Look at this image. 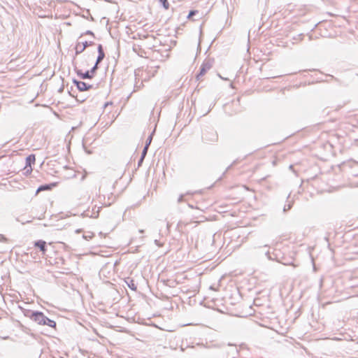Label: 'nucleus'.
<instances>
[{
	"mask_svg": "<svg viewBox=\"0 0 358 358\" xmlns=\"http://www.w3.org/2000/svg\"><path fill=\"white\" fill-rule=\"evenodd\" d=\"M238 160L236 159L234 160L228 167L227 168L226 171L224 172L223 175L225 174L227 171H228L229 169H231L234 166H235L238 163Z\"/></svg>",
	"mask_w": 358,
	"mask_h": 358,
	"instance_id": "24",
	"label": "nucleus"
},
{
	"mask_svg": "<svg viewBox=\"0 0 358 358\" xmlns=\"http://www.w3.org/2000/svg\"><path fill=\"white\" fill-rule=\"evenodd\" d=\"M24 172L23 173L25 176H29L32 173V168L30 166L27 167L26 166L24 167Z\"/></svg>",
	"mask_w": 358,
	"mask_h": 358,
	"instance_id": "22",
	"label": "nucleus"
},
{
	"mask_svg": "<svg viewBox=\"0 0 358 358\" xmlns=\"http://www.w3.org/2000/svg\"><path fill=\"white\" fill-rule=\"evenodd\" d=\"M308 39H309V41H311L313 39V36L312 35H309L308 36Z\"/></svg>",
	"mask_w": 358,
	"mask_h": 358,
	"instance_id": "42",
	"label": "nucleus"
},
{
	"mask_svg": "<svg viewBox=\"0 0 358 358\" xmlns=\"http://www.w3.org/2000/svg\"><path fill=\"white\" fill-rule=\"evenodd\" d=\"M212 134H213V138L210 141L212 142H215L217 140V135L216 134H213V133Z\"/></svg>",
	"mask_w": 358,
	"mask_h": 358,
	"instance_id": "30",
	"label": "nucleus"
},
{
	"mask_svg": "<svg viewBox=\"0 0 358 358\" xmlns=\"http://www.w3.org/2000/svg\"><path fill=\"white\" fill-rule=\"evenodd\" d=\"M218 76H219L222 80H227V78H223V76H221L220 74H218Z\"/></svg>",
	"mask_w": 358,
	"mask_h": 358,
	"instance_id": "40",
	"label": "nucleus"
},
{
	"mask_svg": "<svg viewBox=\"0 0 358 358\" xmlns=\"http://www.w3.org/2000/svg\"><path fill=\"white\" fill-rule=\"evenodd\" d=\"M64 90V84L59 87V89L58 90V92L59 93H62Z\"/></svg>",
	"mask_w": 358,
	"mask_h": 358,
	"instance_id": "32",
	"label": "nucleus"
},
{
	"mask_svg": "<svg viewBox=\"0 0 358 358\" xmlns=\"http://www.w3.org/2000/svg\"><path fill=\"white\" fill-rule=\"evenodd\" d=\"M189 206L190 208H194L192 205H189Z\"/></svg>",
	"mask_w": 358,
	"mask_h": 358,
	"instance_id": "49",
	"label": "nucleus"
},
{
	"mask_svg": "<svg viewBox=\"0 0 358 358\" xmlns=\"http://www.w3.org/2000/svg\"><path fill=\"white\" fill-rule=\"evenodd\" d=\"M159 3L165 10H168L170 7V4L168 0H159Z\"/></svg>",
	"mask_w": 358,
	"mask_h": 358,
	"instance_id": "17",
	"label": "nucleus"
},
{
	"mask_svg": "<svg viewBox=\"0 0 358 358\" xmlns=\"http://www.w3.org/2000/svg\"><path fill=\"white\" fill-rule=\"evenodd\" d=\"M72 82H73V85L76 87L77 89H78V87L81 85V80H78L76 78H73L72 80Z\"/></svg>",
	"mask_w": 358,
	"mask_h": 358,
	"instance_id": "26",
	"label": "nucleus"
},
{
	"mask_svg": "<svg viewBox=\"0 0 358 358\" xmlns=\"http://www.w3.org/2000/svg\"><path fill=\"white\" fill-rule=\"evenodd\" d=\"M76 101L78 102L83 103L85 101V99L82 98V97H80V99H79V98L76 97Z\"/></svg>",
	"mask_w": 358,
	"mask_h": 358,
	"instance_id": "33",
	"label": "nucleus"
},
{
	"mask_svg": "<svg viewBox=\"0 0 358 358\" xmlns=\"http://www.w3.org/2000/svg\"><path fill=\"white\" fill-rule=\"evenodd\" d=\"M94 236V234L92 233H90L89 235H83V237L84 239L89 241Z\"/></svg>",
	"mask_w": 358,
	"mask_h": 358,
	"instance_id": "28",
	"label": "nucleus"
},
{
	"mask_svg": "<svg viewBox=\"0 0 358 358\" xmlns=\"http://www.w3.org/2000/svg\"><path fill=\"white\" fill-rule=\"evenodd\" d=\"M232 358H236V357H232Z\"/></svg>",
	"mask_w": 358,
	"mask_h": 358,
	"instance_id": "50",
	"label": "nucleus"
},
{
	"mask_svg": "<svg viewBox=\"0 0 358 358\" xmlns=\"http://www.w3.org/2000/svg\"><path fill=\"white\" fill-rule=\"evenodd\" d=\"M20 328H21L22 331H24V333H26L27 334H29L31 336L33 335V334L29 332L31 331V329L29 328L24 326L22 324H20Z\"/></svg>",
	"mask_w": 358,
	"mask_h": 358,
	"instance_id": "21",
	"label": "nucleus"
},
{
	"mask_svg": "<svg viewBox=\"0 0 358 358\" xmlns=\"http://www.w3.org/2000/svg\"><path fill=\"white\" fill-rule=\"evenodd\" d=\"M97 52L98 56L96 57V64H100L106 56L103 47L101 44H99L97 45Z\"/></svg>",
	"mask_w": 358,
	"mask_h": 358,
	"instance_id": "7",
	"label": "nucleus"
},
{
	"mask_svg": "<svg viewBox=\"0 0 358 358\" xmlns=\"http://www.w3.org/2000/svg\"><path fill=\"white\" fill-rule=\"evenodd\" d=\"M95 43L94 41H83V42H77L75 46V55L77 56L85 51V50L90 47L94 45Z\"/></svg>",
	"mask_w": 358,
	"mask_h": 358,
	"instance_id": "4",
	"label": "nucleus"
},
{
	"mask_svg": "<svg viewBox=\"0 0 358 358\" xmlns=\"http://www.w3.org/2000/svg\"><path fill=\"white\" fill-rule=\"evenodd\" d=\"M19 308L21 310L24 317L29 318L31 321L34 322L37 324L48 326L55 329H56V322L48 317L43 312L39 310L26 309L20 306H19Z\"/></svg>",
	"mask_w": 358,
	"mask_h": 358,
	"instance_id": "1",
	"label": "nucleus"
},
{
	"mask_svg": "<svg viewBox=\"0 0 358 358\" xmlns=\"http://www.w3.org/2000/svg\"><path fill=\"white\" fill-rule=\"evenodd\" d=\"M143 232H144V230H143V229H140V230H139V233L143 234Z\"/></svg>",
	"mask_w": 358,
	"mask_h": 358,
	"instance_id": "43",
	"label": "nucleus"
},
{
	"mask_svg": "<svg viewBox=\"0 0 358 358\" xmlns=\"http://www.w3.org/2000/svg\"><path fill=\"white\" fill-rule=\"evenodd\" d=\"M84 35H90V36H92V37L95 38V34H94V33L92 31H91V30H87L85 32L82 33V34H80V36H79V38H82V37H83V36H84Z\"/></svg>",
	"mask_w": 358,
	"mask_h": 358,
	"instance_id": "23",
	"label": "nucleus"
},
{
	"mask_svg": "<svg viewBox=\"0 0 358 358\" xmlns=\"http://www.w3.org/2000/svg\"><path fill=\"white\" fill-rule=\"evenodd\" d=\"M147 37H149L148 34H146V35L144 36V38H147Z\"/></svg>",
	"mask_w": 358,
	"mask_h": 358,
	"instance_id": "46",
	"label": "nucleus"
},
{
	"mask_svg": "<svg viewBox=\"0 0 358 358\" xmlns=\"http://www.w3.org/2000/svg\"><path fill=\"white\" fill-rule=\"evenodd\" d=\"M6 240V238L2 235V234H0V241H4Z\"/></svg>",
	"mask_w": 358,
	"mask_h": 358,
	"instance_id": "35",
	"label": "nucleus"
},
{
	"mask_svg": "<svg viewBox=\"0 0 358 358\" xmlns=\"http://www.w3.org/2000/svg\"><path fill=\"white\" fill-rule=\"evenodd\" d=\"M356 285H358V283L352 285V286H356Z\"/></svg>",
	"mask_w": 358,
	"mask_h": 358,
	"instance_id": "48",
	"label": "nucleus"
},
{
	"mask_svg": "<svg viewBox=\"0 0 358 358\" xmlns=\"http://www.w3.org/2000/svg\"><path fill=\"white\" fill-rule=\"evenodd\" d=\"M294 200L291 199V193H289L287 196L286 203L283 207V213H287L289 211L293 206Z\"/></svg>",
	"mask_w": 358,
	"mask_h": 358,
	"instance_id": "9",
	"label": "nucleus"
},
{
	"mask_svg": "<svg viewBox=\"0 0 358 358\" xmlns=\"http://www.w3.org/2000/svg\"><path fill=\"white\" fill-rule=\"evenodd\" d=\"M203 192V190L202 189H200V190H197V191H195V192H190V191H188L185 194H180L178 199V201L179 203L180 202H182L184 201V196L185 195H192L194 194H202Z\"/></svg>",
	"mask_w": 358,
	"mask_h": 358,
	"instance_id": "14",
	"label": "nucleus"
},
{
	"mask_svg": "<svg viewBox=\"0 0 358 358\" xmlns=\"http://www.w3.org/2000/svg\"><path fill=\"white\" fill-rule=\"evenodd\" d=\"M265 255L268 259L275 260L283 265H292L296 266V265L294 264V257L292 255L285 254V252H282L280 250L275 249L272 254H271L269 251H267L265 253Z\"/></svg>",
	"mask_w": 358,
	"mask_h": 358,
	"instance_id": "2",
	"label": "nucleus"
},
{
	"mask_svg": "<svg viewBox=\"0 0 358 358\" xmlns=\"http://www.w3.org/2000/svg\"><path fill=\"white\" fill-rule=\"evenodd\" d=\"M96 208V206H95L92 208V213H94V215H96V211L95 212Z\"/></svg>",
	"mask_w": 358,
	"mask_h": 358,
	"instance_id": "37",
	"label": "nucleus"
},
{
	"mask_svg": "<svg viewBox=\"0 0 358 358\" xmlns=\"http://www.w3.org/2000/svg\"><path fill=\"white\" fill-rule=\"evenodd\" d=\"M166 227H167V229L169 230V228L171 227V224H169V222H167Z\"/></svg>",
	"mask_w": 358,
	"mask_h": 358,
	"instance_id": "39",
	"label": "nucleus"
},
{
	"mask_svg": "<svg viewBox=\"0 0 358 358\" xmlns=\"http://www.w3.org/2000/svg\"><path fill=\"white\" fill-rule=\"evenodd\" d=\"M90 20H91L92 21H93V20H94L93 17H92V16H91V17H90Z\"/></svg>",
	"mask_w": 358,
	"mask_h": 358,
	"instance_id": "47",
	"label": "nucleus"
},
{
	"mask_svg": "<svg viewBox=\"0 0 358 358\" xmlns=\"http://www.w3.org/2000/svg\"><path fill=\"white\" fill-rule=\"evenodd\" d=\"M304 34H299L296 35V36L293 37V40L294 41H302L303 39Z\"/></svg>",
	"mask_w": 358,
	"mask_h": 358,
	"instance_id": "25",
	"label": "nucleus"
},
{
	"mask_svg": "<svg viewBox=\"0 0 358 358\" xmlns=\"http://www.w3.org/2000/svg\"><path fill=\"white\" fill-rule=\"evenodd\" d=\"M139 87H137L136 83L135 85H134V88H137V90H138Z\"/></svg>",
	"mask_w": 358,
	"mask_h": 358,
	"instance_id": "44",
	"label": "nucleus"
},
{
	"mask_svg": "<svg viewBox=\"0 0 358 358\" xmlns=\"http://www.w3.org/2000/svg\"><path fill=\"white\" fill-rule=\"evenodd\" d=\"M111 104H112V102H110H110L109 101L106 102L104 103V105H103V108H106L107 106H108L109 105H111Z\"/></svg>",
	"mask_w": 358,
	"mask_h": 358,
	"instance_id": "36",
	"label": "nucleus"
},
{
	"mask_svg": "<svg viewBox=\"0 0 358 358\" xmlns=\"http://www.w3.org/2000/svg\"><path fill=\"white\" fill-rule=\"evenodd\" d=\"M186 224H185L182 221H179L176 226V230L179 233H182V226H185Z\"/></svg>",
	"mask_w": 358,
	"mask_h": 358,
	"instance_id": "19",
	"label": "nucleus"
},
{
	"mask_svg": "<svg viewBox=\"0 0 358 358\" xmlns=\"http://www.w3.org/2000/svg\"><path fill=\"white\" fill-rule=\"evenodd\" d=\"M99 64H96L95 62L94 65L91 68V69H90V73L94 76V77L95 76L96 71L99 69Z\"/></svg>",
	"mask_w": 358,
	"mask_h": 358,
	"instance_id": "18",
	"label": "nucleus"
},
{
	"mask_svg": "<svg viewBox=\"0 0 358 358\" xmlns=\"http://www.w3.org/2000/svg\"><path fill=\"white\" fill-rule=\"evenodd\" d=\"M148 150V148H146V147H144L143 150H142V152H141V155L140 157H142V158L145 159V156L147 155Z\"/></svg>",
	"mask_w": 358,
	"mask_h": 358,
	"instance_id": "27",
	"label": "nucleus"
},
{
	"mask_svg": "<svg viewBox=\"0 0 358 358\" xmlns=\"http://www.w3.org/2000/svg\"><path fill=\"white\" fill-rule=\"evenodd\" d=\"M76 101L78 102L83 103L85 101V99L82 98V97H80V99H79V98L76 97Z\"/></svg>",
	"mask_w": 358,
	"mask_h": 358,
	"instance_id": "34",
	"label": "nucleus"
},
{
	"mask_svg": "<svg viewBox=\"0 0 358 358\" xmlns=\"http://www.w3.org/2000/svg\"><path fill=\"white\" fill-rule=\"evenodd\" d=\"M74 71L77 76L82 80H91L94 78V76L90 73V70L83 72L81 69H79L76 66H74Z\"/></svg>",
	"mask_w": 358,
	"mask_h": 358,
	"instance_id": "5",
	"label": "nucleus"
},
{
	"mask_svg": "<svg viewBox=\"0 0 358 358\" xmlns=\"http://www.w3.org/2000/svg\"><path fill=\"white\" fill-rule=\"evenodd\" d=\"M82 231H83V229H76V234H79V233H80Z\"/></svg>",
	"mask_w": 358,
	"mask_h": 358,
	"instance_id": "38",
	"label": "nucleus"
},
{
	"mask_svg": "<svg viewBox=\"0 0 358 358\" xmlns=\"http://www.w3.org/2000/svg\"><path fill=\"white\" fill-rule=\"evenodd\" d=\"M143 161H144V158H142V157L139 158V159L138 161V167H140L142 166Z\"/></svg>",
	"mask_w": 358,
	"mask_h": 358,
	"instance_id": "29",
	"label": "nucleus"
},
{
	"mask_svg": "<svg viewBox=\"0 0 358 358\" xmlns=\"http://www.w3.org/2000/svg\"><path fill=\"white\" fill-rule=\"evenodd\" d=\"M93 88H94L93 85H90L85 82L81 81V85L78 87V90H79L80 92H85V91H88L91 89H93Z\"/></svg>",
	"mask_w": 358,
	"mask_h": 358,
	"instance_id": "12",
	"label": "nucleus"
},
{
	"mask_svg": "<svg viewBox=\"0 0 358 358\" xmlns=\"http://www.w3.org/2000/svg\"><path fill=\"white\" fill-rule=\"evenodd\" d=\"M3 339H8V338H9V336H6V337H3Z\"/></svg>",
	"mask_w": 358,
	"mask_h": 358,
	"instance_id": "45",
	"label": "nucleus"
},
{
	"mask_svg": "<svg viewBox=\"0 0 358 358\" xmlns=\"http://www.w3.org/2000/svg\"><path fill=\"white\" fill-rule=\"evenodd\" d=\"M155 243L158 247H162L163 245V244L162 243H160L159 241H158L157 239L155 240Z\"/></svg>",
	"mask_w": 358,
	"mask_h": 358,
	"instance_id": "31",
	"label": "nucleus"
},
{
	"mask_svg": "<svg viewBox=\"0 0 358 358\" xmlns=\"http://www.w3.org/2000/svg\"><path fill=\"white\" fill-rule=\"evenodd\" d=\"M68 93L69 94L70 96L74 97V95L71 93V90H68Z\"/></svg>",
	"mask_w": 358,
	"mask_h": 358,
	"instance_id": "41",
	"label": "nucleus"
},
{
	"mask_svg": "<svg viewBox=\"0 0 358 358\" xmlns=\"http://www.w3.org/2000/svg\"><path fill=\"white\" fill-rule=\"evenodd\" d=\"M34 246L38 248L43 255H45L47 252V243L43 240H37L34 242Z\"/></svg>",
	"mask_w": 358,
	"mask_h": 358,
	"instance_id": "6",
	"label": "nucleus"
},
{
	"mask_svg": "<svg viewBox=\"0 0 358 358\" xmlns=\"http://www.w3.org/2000/svg\"><path fill=\"white\" fill-rule=\"evenodd\" d=\"M124 282L127 285V287L131 289L132 291L137 290V285L135 283L134 280L132 278L127 277L124 279Z\"/></svg>",
	"mask_w": 358,
	"mask_h": 358,
	"instance_id": "10",
	"label": "nucleus"
},
{
	"mask_svg": "<svg viewBox=\"0 0 358 358\" xmlns=\"http://www.w3.org/2000/svg\"><path fill=\"white\" fill-rule=\"evenodd\" d=\"M215 62L213 58H206L200 66L199 71L196 74V79L199 80L212 67Z\"/></svg>",
	"mask_w": 358,
	"mask_h": 358,
	"instance_id": "3",
	"label": "nucleus"
},
{
	"mask_svg": "<svg viewBox=\"0 0 358 358\" xmlns=\"http://www.w3.org/2000/svg\"><path fill=\"white\" fill-rule=\"evenodd\" d=\"M101 207H98L97 208V210H96V215H94V213H92V214H90V211L89 210H87L85 211H84L82 214H81V216L83 217H94V218H96L98 217L99 216V211L101 210Z\"/></svg>",
	"mask_w": 358,
	"mask_h": 358,
	"instance_id": "13",
	"label": "nucleus"
},
{
	"mask_svg": "<svg viewBox=\"0 0 358 358\" xmlns=\"http://www.w3.org/2000/svg\"><path fill=\"white\" fill-rule=\"evenodd\" d=\"M36 156L34 154L29 155L25 159V166L27 167L30 166L35 164Z\"/></svg>",
	"mask_w": 358,
	"mask_h": 358,
	"instance_id": "11",
	"label": "nucleus"
},
{
	"mask_svg": "<svg viewBox=\"0 0 358 358\" xmlns=\"http://www.w3.org/2000/svg\"><path fill=\"white\" fill-rule=\"evenodd\" d=\"M57 186V182H50V183H46L41 185L37 190L36 192H42V191H49L51 190L53 187Z\"/></svg>",
	"mask_w": 358,
	"mask_h": 358,
	"instance_id": "8",
	"label": "nucleus"
},
{
	"mask_svg": "<svg viewBox=\"0 0 358 358\" xmlns=\"http://www.w3.org/2000/svg\"><path fill=\"white\" fill-rule=\"evenodd\" d=\"M327 76L330 77L331 80H335L336 83H338L340 85H343V86H348V83L347 82H345V81H343V80H341L340 79L334 77V76L332 75H327Z\"/></svg>",
	"mask_w": 358,
	"mask_h": 358,
	"instance_id": "15",
	"label": "nucleus"
},
{
	"mask_svg": "<svg viewBox=\"0 0 358 358\" xmlns=\"http://www.w3.org/2000/svg\"><path fill=\"white\" fill-rule=\"evenodd\" d=\"M155 131H153L149 136L146 139V141H145V145L144 147H146L148 148H149L150 145V143L152 142V135L154 134Z\"/></svg>",
	"mask_w": 358,
	"mask_h": 358,
	"instance_id": "16",
	"label": "nucleus"
},
{
	"mask_svg": "<svg viewBox=\"0 0 358 358\" xmlns=\"http://www.w3.org/2000/svg\"><path fill=\"white\" fill-rule=\"evenodd\" d=\"M199 14V11L197 10H190L189 14L187 15L188 19H192L194 16Z\"/></svg>",
	"mask_w": 358,
	"mask_h": 358,
	"instance_id": "20",
	"label": "nucleus"
}]
</instances>
